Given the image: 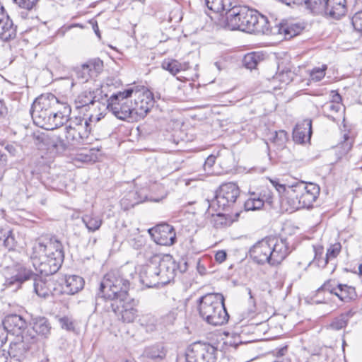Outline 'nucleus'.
Wrapping results in <instances>:
<instances>
[{"mask_svg":"<svg viewBox=\"0 0 362 362\" xmlns=\"http://www.w3.org/2000/svg\"><path fill=\"white\" fill-rule=\"evenodd\" d=\"M331 19L339 20L347 12L346 0H326L322 11Z\"/></svg>","mask_w":362,"mask_h":362,"instance_id":"19","label":"nucleus"},{"mask_svg":"<svg viewBox=\"0 0 362 362\" xmlns=\"http://www.w3.org/2000/svg\"><path fill=\"white\" fill-rule=\"evenodd\" d=\"M351 23L356 31L362 33V11L354 14Z\"/></svg>","mask_w":362,"mask_h":362,"instance_id":"46","label":"nucleus"},{"mask_svg":"<svg viewBox=\"0 0 362 362\" xmlns=\"http://www.w3.org/2000/svg\"><path fill=\"white\" fill-rule=\"evenodd\" d=\"M246 342L243 341L240 336L234 334L232 338L226 342L230 346L236 349L240 344H245Z\"/></svg>","mask_w":362,"mask_h":362,"instance_id":"47","label":"nucleus"},{"mask_svg":"<svg viewBox=\"0 0 362 362\" xmlns=\"http://www.w3.org/2000/svg\"><path fill=\"white\" fill-rule=\"evenodd\" d=\"M134 89L129 88L124 91L112 94L107 100L106 104H103L105 110L110 111L117 118L121 120H132L135 119L133 115V102L129 98L134 93Z\"/></svg>","mask_w":362,"mask_h":362,"instance_id":"7","label":"nucleus"},{"mask_svg":"<svg viewBox=\"0 0 362 362\" xmlns=\"http://www.w3.org/2000/svg\"><path fill=\"white\" fill-rule=\"evenodd\" d=\"M86 64L88 66L89 69H90L93 77L97 76L103 69V62L100 59L90 60Z\"/></svg>","mask_w":362,"mask_h":362,"instance_id":"40","label":"nucleus"},{"mask_svg":"<svg viewBox=\"0 0 362 362\" xmlns=\"http://www.w3.org/2000/svg\"><path fill=\"white\" fill-rule=\"evenodd\" d=\"M177 267L175 261L170 255H165L160 260L157 271L161 279V284H166L175 278Z\"/></svg>","mask_w":362,"mask_h":362,"instance_id":"17","label":"nucleus"},{"mask_svg":"<svg viewBox=\"0 0 362 362\" xmlns=\"http://www.w3.org/2000/svg\"><path fill=\"white\" fill-rule=\"evenodd\" d=\"M17 26L8 16H0V39L3 41H9L16 36Z\"/></svg>","mask_w":362,"mask_h":362,"instance_id":"24","label":"nucleus"},{"mask_svg":"<svg viewBox=\"0 0 362 362\" xmlns=\"http://www.w3.org/2000/svg\"><path fill=\"white\" fill-rule=\"evenodd\" d=\"M161 66L163 69L168 71L173 76L177 75L181 71L188 69L187 63H180L178 61L172 59H165L162 62Z\"/></svg>","mask_w":362,"mask_h":362,"instance_id":"31","label":"nucleus"},{"mask_svg":"<svg viewBox=\"0 0 362 362\" xmlns=\"http://www.w3.org/2000/svg\"><path fill=\"white\" fill-rule=\"evenodd\" d=\"M59 321L62 328H64L67 330H71L73 329V323L69 317H61L59 318Z\"/></svg>","mask_w":362,"mask_h":362,"instance_id":"48","label":"nucleus"},{"mask_svg":"<svg viewBox=\"0 0 362 362\" xmlns=\"http://www.w3.org/2000/svg\"><path fill=\"white\" fill-rule=\"evenodd\" d=\"M90 23L92 24L93 29L95 33V35L100 38V33L99 30L98 25L96 21H90Z\"/></svg>","mask_w":362,"mask_h":362,"instance_id":"60","label":"nucleus"},{"mask_svg":"<svg viewBox=\"0 0 362 362\" xmlns=\"http://www.w3.org/2000/svg\"><path fill=\"white\" fill-rule=\"evenodd\" d=\"M135 99L133 103V115L135 116L134 120H138L144 118L150 111L153 105V99L152 93L149 91L143 93L135 92Z\"/></svg>","mask_w":362,"mask_h":362,"instance_id":"15","label":"nucleus"},{"mask_svg":"<svg viewBox=\"0 0 362 362\" xmlns=\"http://www.w3.org/2000/svg\"><path fill=\"white\" fill-rule=\"evenodd\" d=\"M134 278L132 272L127 268L110 271L106 274L100 285L99 292L95 298V310L100 309L102 302L109 300L112 302L124 300L129 296L130 279Z\"/></svg>","mask_w":362,"mask_h":362,"instance_id":"3","label":"nucleus"},{"mask_svg":"<svg viewBox=\"0 0 362 362\" xmlns=\"http://www.w3.org/2000/svg\"><path fill=\"white\" fill-rule=\"evenodd\" d=\"M62 293L74 295L81 291L84 286V280L76 275L65 276L62 279Z\"/></svg>","mask_w":362,"mask_h":362,"instance_id":"22","label":"nucleus"},{"mask_svg":"<svg viewBox=\"0 0 362 362\" xmlns=\"http://www.w3.org/2000/svg\"><path fill=\"white\" fill-rule=\"evenodd\" d=\"M291 252L286 239L267 237L256 243L249 251L252 260L258 264H280Z\"/></svg>","mask_w":362,"mask_h":362,"instance_id":"4","label":"nucleus"},{"mask_svg":"<svg viewBox=\"0 0 362 362\" xmlns=\"http://www.w3.org/2000/svg\"><path fill=\"white\" fill-rule=\"evenodd\" d=\"M262 60V57L261 54L256 52H251L245 55L243 59V64L245 68L252 70L257 67Z\"/></svg>","mask_w":362,"mask_h":362,"instance_id":"35","label":"nucleus"},{"mask_svg":"<svg viewBox=\"0 0 362 362\" xmlns=\"http://www.w3.org/2000/svg\"><path fill=\"white\" fill-rule=\"evenodd\" d=\"M241 25V31L255 34H267L269 31V23L264 16H260L256 11L248 8Z\"/></svg>","mask_w":362,"mask_h":362,"instance_id":"12","label":"nucleus"},{"mask_svg":"<svg viewBox=\"0 0 362 362\" xmlns=\"http://www.w3.org/2000/svg\"><path fill=\"white\" fill-rule=\"evenodd\" d=\"M326 0H304L307 7L313 11H322Z\"/></svg>","mask_w":362,"mask_h":362,"instance_id":"44","label":"nucleus"},{"mask_svg":"<svg viewBox=\"0 0 362 362\" xmlns=\"http://www.w3.org/2000/svg\"><path fill=\"white\" fill-rule=\"evenodd\" d=\"M148 231L158 245L169 246L175 242L176 234L174 228L168 223L158 224Z\"/></svg>","mask_w":362,"mask_h":362,"instance_id":"14","label":"nucleus"},{"mask_svg":"<svg viewBox=\"0 0 362 362\" xmlns=\"http://www.w3.org/2000/svg\"><path fill=\"white\" fill-rule=\"evenodd\" d=\"M245 211H255V206L254 205L253 198L248 199L244 204Z\"/></svg>","mask_w":362,"mask_h":362,"instance_id":"55","label":"nucleus"},{"mask_svg":"<svg viewBox=\"0 0 362 362\" xmlns=\"http://www.w3.org/2000/svg\"><path fill=\"white\" fill-rule=\"evenodd\" d=\"M34 277V283H33V287L34 291L36 293V294L42 298H46L49 296L50 293V290L49 288V286L45 281H44L42 279L37 276L35 274L33 278Z\"/></svg>","mask_w":362,"mask_h":362,"instance_id":"33","label":"nucleus"},{"mask_svg":"<svg viewBox=\"0 0 362 362\" xmlns=\"http://www.w3.org/2000/svg\"><path fill=\"white\" fill-rule=\"evenodd\" d=\"M36 341L37 339L35 334H33L29 332V330H27L25 334L16 337L10 343L8 354L11 358L21 361L26 357L31 346L33 345Z\"/></svg>","mask_w":362,"mask_h":362,"instance_id":"11","label":"nucleus"},{"mask_svg":"<svg viewBox=\"0 0 362 362\" xmlns=\"http://www.w3.org/2000/svg\"><path fill=\"white\" fill-rule=\"evenodd\" d=\"M71 112L70 105L59 101L52 93L41 95L35 99L31 107L34 123L47 130L62 126L68 121Z\"/></svg>","mask_w":362,"mask_h":362,"instance_id":"1","label":"nucleus"},{"mask_svg":"<svg viewBox=\"0 0 362 362\" xmlns=\"http://www.w3.org/2000/svg\"><path fill=\"white\" fill-rule=\"evenodd\" d=\"M158 272L157 266L153 264L144 266L139 274L140 282L148 288L161 284V279H160Z\"/></svg>","mask_w":362,"mask_h":362,"instance_id":"21","label":"nucleus"},{"mask_svg":"<svg viewBox=\"0 0 362 362\" xmlns=\"http://www.w3.org/2000/svg\"><path fill=\"white\" fill-rule=\"evenodd\" d=\"M7 160V156L3 151V149H0V165H4Z\"/></svg>","mask_w":362,"mask_h":362,"instance_id":"61","label":"nucleus"},{"mask_svg":"<svg viewBox=\"0 0 362 362\" xmlns=\"http://www.w3.org/2000/svg\"><path fill=\"white\" fill-rule=\"evenodd\" d=\"M227 257V254L223 250H219L218 251L215 255V259L218 263L223 262Z\"/></svg>","mask_w":362,"mask_h":362,"instance_id":"53","label":"nucleus"},{"mask_svg":"<svg viewBox=\"0 0 362 362\" xmlns=\"http://www.w3.org/2000/svg\"><path fill=\"white\" fill-rule=\"evenodd\" d=\"M8 113V109L4 103L0 100V119L5 118Z\"/></svg>","mask_w":362,"mask_h":362,"instance_id":"56","label":"nucleus"},{"mask_svg":"<svg viewBox=\"0 0 362 362\" xmlns=\"http://www.w3.org/2000/svg\"><path fill=\"white\" fill-rule=\"evenodd\" d=\"M21 8L26 11H32L36 7L39 0H13Z\"/></svg>","mask_w":362,"mask_h":362,"instance_id":"45","label":"nucleus"},{"mask_svg":"<svg viewBox=\"0 0 362 362\" xmlns=\"http://www.w3.org/2000/svg\"><path fill=\"white\" fill-rule=\"evenodd\" d=\"M287 140L288 134L284 130L275 132L269 139L270 142L274 144L277 147V149L284 148Z\"/></svg>","mask_w":362,"mask_h":362,"instance_id":"37","label":"nucleus"},{"mask_svg":"<svg viewBox=\"0 0 362 362\" xmlns=\"http://www.w3.org/2000/svg\"><path fill=\"white\" fill-rule=\"evenodd\" d=\"M216 156L214 155H210L207 157L204 164V169L206 170L207 168H211L216 161Z\"/></svg>","mask_w":362,"mask_h":362,"instance_id":"54","label":"nucleus"},{"mask_svg":"<svg viewBox=\"0 0 362 362\" xmlns=\"http://www.w3.org/2000/svg\"><path fill=\"white\" fill-rule=\"evenodd\" d=\"M0 362H8V358L7 355L1 351H0Z\"/></svg>","mask_w":362,"mask_h":362,"instance_id":"62","label":"nucleus"},{"mask_svg":"<svg viewBox=\"0 0 362 362\" xmlns=\"http://www.w3.org/2000/svg\"><path fill=\"white\" fill-rule=\"evenodd\" d=\"M98 92H101V90L96 89L95 90H86L81 92L75 99L76 107L80 109L89 105H94L95 103L100 105L99 99H97Z\"/></svg>","mask_w":362,"mask_h":362,"instance_id":"26","label":"nucleus"},{"mask_svg":"<svg viewBox=\"0 0 362 362\" xmlns=\"http://www.w3.org/2000/svg\"><path fill=\"white\" fill-rule=\"evenodd\" d=\"M31 250L33 265L42 275L55 274L64 262L63 245L55 237L37 239Z\"/></svg>","mask_w":362,"mask_h":362,"instance_id":"2","label":"nucleus"},{"mask_svg":"<svg viewBox=\"0 0 362 362\" xmlns=\"http://www.w3.org/2000/svg\"><path fill=\"white\" fill-rule=\"evenodd\" d=\"M139 322L142 327H146L147 332H152L156 329V319L151 313L141 315L139 318Z\"/></svg>","mask_w":362,"mask_h":362,"instance_id":"38","label":"nucleus"},{"mask_svg":"<svg viewBox=\"0 0 362 362\" xmlns=\"http://www.w3.org/2000/svg\"><path fill=\"white\" fill-rule=\"evenodd\" d=\"M76 76L83 83L88 81L90 78L93 77L90 69H89L86 64H83L76 70Z\"/></svg>","mask_w":362,"mask_h":362,"instance_id":"42","label":"nucleus"},{"mask_svg":"<svg viewBox=\"0 0 362 362\" xmlns=\"http://www.w3.org/2000/svg\"><path fill=\"white\" fill-rule=\"evenodd\" d=\"M292 73L290 70H287L285 73H282V81L286 83H289L291 80Z\"/></svg>","mask_w":362,"mask_h":362,"instance_id":"58","label":"nucleus"},{"mask_svg":"<svg viewBox=\"0 0 362 362\" xmlns=\"http://www.w3.org/2000/svg\"><path fill=\"white\" fill-rule=\"evenodd\" d=\"M255 210L260 209L264 206V200L259 197L253 198Z\"/></svg>","mask_w":362,"mask_h":362,"instance_id":"59","label":"nucleus"},{"mask_svg":"<svg viewBox=\"0 0 362 362\" xmlns=\"http://www.w3.org/2000/svg\"><path fill=\"white\" fill-rule=\"evenodd\" d=\"M144 355L151 359H163L166 356V350L162 344H154L144 349Z\"/></svg>","mask_w":362,"mask_h":362,"instance_id":"32","label":"nucleus"},{"mask_svg":"<svg viewBox=\"0 0 362 362\" xmlns=\"http://www.w3.org/2000/svg\"><path fill=\"white\" fill-rule=\"evenodd\" d=\"M2 324L8 334L10 333L16 335V337L25 334L27 332L25 329H27L28 323L19 315L11 314L7 315L3 320Z\"/></svg>","mask_w":362,"mask_h":362,"instance_id":"18","label":"nucleus"},{"mask_svg":"<svg viewBox=\"0 0 362 362\" xmlns=\"http://www.w3.org/2000/svg\"><path fill=\"white\" fill-rule=\"evenodd\" d=\"M206 4L209 9L215 13H220L224 17L227 10L233 5L232 0H206Z\"/></svg>","mask_w":362,"mask_h":362,"instance_id":"30","label":"nucleus"},{"mask_svg":"<svg viewBox=\"0 0 362 362\" xmlns=\"http://www.w3.org/2000/svg\"><path fill=\"white\" fill-rule=\"evenodd\" d=\"M83 223L90 232L98 230L102 225V219L93 214H86L82 218Z\"/></svg>","mask_w":362,"mask_h":362,"instance_id":"34","label":"nucleus"},{"mask_svg":"<svg viewBox=\"0 0 362 362\" xmlns=\"http://www.w3.org/2000/svg\"><path fill=\"white\" fill-rule=\"evenodd\" d=\"M33 276L34 273L31 270L21 267L18 268L15 274L6 279L4 286L6 288L16 291L21 287L24 281L33 279Z\"/></svg>","mask_w":362,"mask_h":362,"instance_id":"20","label":"nucleus"},{"mask_svg":"<svg viewBox=\"0 0 362 362\" xmlns=\"http://www.w3.org/2000/svg\"><path fill=\"white\" fill-rule=\"evenodd\" d=\"M282 3L286 4L288 6H290L291 4H298L300 0H278Z\"/></svg>","mask_w":362,"mask_h":362,"instance_id":"63","label":"nucleus"},{"mask_svg":"<svg viewBox=\"0 0 362 362\" xmlns=\"http://www.w3.org/2000/svg\"><path fill=\"white\" fill-rule=\"evenodd\" d=\"M8 333L4 326H0V347L2 346L7 341Z\"/></svg>","mask_w":362,"mask_h":362,"instance_id":"52","label":"nucleus"},{"mask_svg":"<svg viewBox=\"0 0 362 362\" xmlns=\"http://www.w3.org/2000/svg\"><path fill=\"white\" fill-rule=\"evenodd\" d=\"M240 195V189L234 182L222 184L216 191L214 199L210 206L215 207L216 211H225L232 206Z\"/></svg>","mask_w":362,"mask_h":362,"instance_id":"8","label":"nucleus"},{"mask_svg":"<svg viewBox=\"0 0 362 362\" xmlns=\"http://www.w3.org/2000/svg\"><path fill=\"white\" fill-rule=\"evenodd\" d=\"M341 250V245L339 243H335L329 246L327 250L326 257L324 259V265L325 266L329 259L336 258Z\"/></svg>","mask_w":362,"mask_h":362,"instance_id":"39","label":"nucleus"},{"mask_svg":"<svg viewBox=\"0 0 362 362\" xmlns=\"http://www.w3.org/2000/svg\"><path fill=\"white\" fill-rule=\"evenodd\" d=\"M198 311L202 320L212 326H221L229 319L224 298L221 293H207L199 298Z\"/></svg>","mask_w":362,"mask_h":362,"instance_id":"5","label":"nucleus"},{"mask_svg":"<svg viewBox=\"0 0 362 362\" xmlns=\"http://www.w3.org/2000/svg\"><path fill=\"white\" fill-rule=\"evenodd\" d=\"M338 290L342 293L343 302H350L354 300L357 298L356 288L347 284H339Z\"/></svg>","mask_w":362,"mask_h":362,"instance_id":"36","label":"nucleus"},{"mask_svg":"<svg viewBox=\"0 0 362 362\" xmlns=\"http://www.w3.org/2000/svg\"><path fill=\"white\" fill-rule=\"evenodd\" d=\"M218 349L213 345L197 341L189 346L186 353L187 362H216Z\"/></svg>","mask_w":362,"mask_h":362,"instance_id":"10","label":"nucleus"},{"mask_svg":"<svg viewBox=\"0 0 362 362\" xmlns=\"http://www.w3.org/2000/svg\"><path fill=\"white\" fill-rule=\"evenodd\" d=\"M110 307L115 315L120 316L124 323H132L138 317L136 302L130 296L124 300H117L110 303Z\"/></svg>","mask_w":362,"mask_h":362,"instance_id":"13","label":"nucleus"},{"mask_svg":"<svg viewBox=\"0 0 362 362\" xmlns=\"http://www.w3.org/2000/svg\"><path fill=\"white\" fill-rule=\"evenodd\" d=\"M50 331L51 325L46 317H38L33 319V331L30 332V333L34 334L35 332L46 338L50 334Z\"/></svg>","mask_w":362,"mask_h":362,"instance_id":"27","label":"nucleus"},{"mask_svg":"<svg viewBox=\"0 0 362 362\" xmlns=\"http://www.w3.org/2000/svg\"><path fill=\"white\" fill-rule=\"evenodd\" d=\"M312 135V121L309 119L298 124L293 131V138L296 143L303 144L310 141Z\"/></svg>","mask_w":362,"mask_h":362,"instance_id":"23","label":"nucleus"},{"mask_svg":"<svg viewBox=\"0 0 362 362\" xmlns=\"http://www.w3.org/2000/svg\"><path fill=\"white\" fill-rule=\"evenodd\" d=\"M65 130V137L68 143L76 145L86 141L90 132V127L87 119L76 117L70 119Z\"/></svg>","mask_w":362,"mask_h":362,"instance_id":"9","label":"nucleus"},{"mask_svg":"<svg viewBox=\"0 0 362 362\" xmlns=\"http://www.w3.org/2000/svg\"><path fill=\"white\" fill-rule=\"evenodd\" d=\"M355 311L350 309L347 312L343 313L339 316L334 317L329 325V327L333 330H340L346 327L349 320L355 314Z\"/></svg>","mask_w":362,"mask_h":362,"instance_id":"28","label":"nucleus"},{"mask_svg":"<svg viewBox=\"0 0 362 362\" xmlns=\"http://www.w3.org/2000/svg\"><path fill=\"white\" fill-rule=\"evenodd\" d=\"M273 186L275 187V189L278 191L279 194L284 193L285 192H288V187L286 188L285 185L279 184L276 181H271Z\"/></svg>","mask_w":362,"mask_h":362,"instance_id":"51","label":"nucleus"},{"mask_svg":"<svg viewBox=\"0 0 362 362\" xmlns=\"http://www.w3.org/2000/svg\"><path fill=\"white\" fill-rule=\"evenodd\" d=\"M334 280L329 279L326 281L320 288L316 290V294L318 295L322 292L327 291L332 294L335 290H338V285Z\"/></svg>","mask_w":362,"mask_h":362,"instance_id":"41","label":"nucleus"},{"mask_svg":"<svg viewBox=\"0 0 362 362\" xmlns=\"http://www.w3.org/2000/svg\"><path fill=\"white\" fill-rule=\"evenodd\" d=\"M327 68V65H322V67L314 68L310 71V78L315 82L321 81L325 76V71Z\"/></svg>","mask_w":362,"mask_h":362,"instance_id":"43","label":"nucleus"},{"mask_svg":"<svg viewBox=\"0 0 362 362\" xmlns=\"http://www.w3.org/2000/svg\"><path fill=\"white\" fill-rule=\"evenodd\" d=\"M0 245L8 250H13L16 245L13 231L8 226L0 227Z\"/></svg>","mask_w":362,"mask_h":362,"instance_id":"29","label":"nucleus"},{"mask_svg":"<svg viewBox=\"0 0 362 362\" xmlns=\"http://www.w3.org/2000/svg\"><path fill=\"white\" fill-rule=\"evenodd\" d=\"M176 319V313L174 311H170L168 314H166L163 320V322L166 325H171Z\"/></svg>","mask_w":362,"mask_h":362,"instance_id":"50","label":"nucleus"},{"mask_svg":"<svg viewBox=\"0 0 362 362\" xmlns=\"http://www.w3.org/2000/svg\"><path fill=\"white\" fill-rule=\"evenodd\" d=\"M288 203L292 210L309 209L320 194V187L313 182H298L288 186Z\"/></svg>","mask_w":362,"mask_h":362,"instance_id":"6","label":"nucleus"},{"mask_svg":"<svg viewBox=\"0 0 362 362\" xmlns=\"http://www.w3.org/2000/svg\"><path fill=\"white\" fill-rule=\"evenodd\" d=\"M344 141L341 143V148L345 151H348L351 149L352 145V141L349 136L346 134L344 135Z\"/></svg>","mask_w":362,"mask_h":362,"instance_id":"49","label":"nucleus"},{"mask_svg":"<svg viewBox=\"0 0 362 362\" xmlns=\"http://www.w3.org/2000/svg\"><path fill=\"white\" fill-rule=\"evenodd\" d=\"M274 29L273 33L284 34L285 37H292L300 34L303 27L299 23L284 21L276 25Z\"/></svg>","mask_w":362,"mask_h":362,"instance_id":"25","label":"nucleus"},{"mask_svg":"<svg viewBox=\"0 0 362 362\" xmlns=\"http://www.w3.org/2000/svg\"><path fill=\"white\" fill-rule=\"evenodd\" d=\"M333 100L337 103H339L341 100V97L339 94L335 93L333 95Z\"/></svg>","mask_w":362,"mask_h":362,"instance_id":"64","label":"nucleus"},{"mask_svg":"<svg viewBox=\"0 0 362 362\" xmlns=\"http://www.w3.org/2000/svg\"><path fill=\"white\" fill-rule=\"evenodd\" d=\"M0 149H3V151L5 150L7 151L12 156H14L16 152V149L15 146L12 144H7L4 147L1 146V148Z\"/></svg>","mask_w":362,"mask_h":362,"instance_id":"57","label":"nucleus"},{"mask_svg":"<svg viewBox=\"0 0 362 362\" xmlns=\"http://www.w3.org/2000/svg\"><path fill=\"white\" fill-rule=\"evenodd\" d=\"M248 8L240 5H232L224 13L226 26L230 30L241 29V25L244 23L245 17L247 12Z\"/></svg>","mask_w":362,"mask_h":362,"instance_id":"16","label":"nucleus"}]
</instances>
